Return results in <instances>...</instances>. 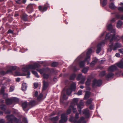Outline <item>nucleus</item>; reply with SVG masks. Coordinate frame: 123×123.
<instances>
[{
    "mask_svg": "<svg viewBox=\"0 0 123 123\" xmlns=\"http://www.w3.org/2000/svg\"><path fill=\"white\" fill-rule=\"evenodd\" d=\"M107 4V0H103L102 4V6L104 7Z\"/></svg>",
    "mask_w": 123,
    "mask_h": 123,
    "instance_id": "43",
    "label": "nucleus"
},
{
    "mask_svg": "<svg viewBox=\"0 0 123 123\" xmlns=\"http://www.w3.org/2000/svg\"><path fill=\"white\" fill-rule=\"evenodd\" d=\"M43 85L42 90L43 91H45L49 85V83L48 82L46 81L45 80H43Z\"/></svg>",
    "mask_w": 123,
    "mask_h": 123,
    "instance_id": "11",
    "label": "nucleus"
},
{
    "mask_svg": "<svg viewBox=\"0 0 123 123\" xmlns=\"http://www.w3.org/2000/svg\"><path fill=\"white\" fill-rule=\"evenodd\" d=\"M103 81L101 79L97 80L96 78H95L93 80L92 83V87L94 88L96 86L100 87L102 84Z\"/></svg>",
    "mask_w": 123,
    "mask_h": 123,
    "instance_id": "3",
    "label": "nucleus"
},
{
    "mask_svg": "<svg viewBox=\"0 0 123 123\" xmlns=\"http://www.w3.org/2000/svg\"><path fill=\"white\" fill-rule=\"evenodd\" d=\"M35 101L34 100H31L28 103V105L29 106L30 105H32L35 104Z\"/></svg>",
    "mask_w": 123,
    "mask_h": 123,
    "instance_id": "48",
    "label": "nucleus"
},
{
    "mask_svg": "<svg viewBox=\"0 0 123 123\" xmlns=\"http://www.w3.org/2000/svg\"><path fill=\"white\" fill-rule=\"evenodd\" d=\"M43 78L45 79H48L49 77V74H47L46 73H44L43 74Z\"/></svg>",
    "mask_w": 123,
    "mask_h": 123,
    "instance_id": "40",
    "label": "nucleus"
},
{
    "mask_svg": "<svg viewBox=\"0 0 123 123\" xmlns=\"http://www.w3.org/2000/svg\"><path fill=\"white\" fill-rule=\"evenodd\" d=\"M85 119V118L83 117L80 118V119L77 120V119H75L74 122V123H81L82 121Z\"/></svg>",
    "mask_w": 123,
    "mask_h": 123,
    "instance_id": "20",
    "label": "nucleus"
},
{
    "mask_svg": "<svg viewBox=\"0 0 123 123\" xmlns=\"http://www.w3.org/2000/svg\"><path fill=\"white\" fill-rule=\"evenodd\" d=\"M59 65V63L58 62H53L51 63V66L52 67H56Z\"/></svg>",
    "mask_w": 123,
    "mask_h": 123,
    "instance_id": "25",
    "label": "nucleus"
},
{
    "mask_svg": "<svg viewBox=\"0 0 123 123\" xmlns=\"http://www.w3.org/2000/svg\"><path fill=\"white\" fill-rule=\"evenodd\" d=\"M111 35L112 34H111L110 36H108L107 35V34L106 35L105 37V39L106 41V40H109L110 39L111 37Z\"/></svg>",
    "mask_w": 123,
    "mask_h": 123,
    "instance_id": "54",
    "label": "nucleus"
},
{
    "mask_svg": "<svg viewBox=\"0 0 123 123\" xmlns=\"http://www.w3.org/2000/svg\"><path fill=\"white\" fill-rule=\"evenodd\" d=\"M6 118L8 121L6 123H13V122L15 123H20L21 122V119L18 118L13 114L7 115Z\"/></svg>",
    "mask_w": 123,
    "mask_h": 123,
    "instance_id": "1",
    "label": "nucleus"
},
{
    "mask_svg": "<svg viewBox=\"0 0 123 123\" xmlns=\"http://www.w3.org/2000/svg\"><path fill=\"white\" fill-rule=\"evenodd\" d=\"M28 16V15L26 14L23 15L22 17L21 18L24 21H28V20L27 18Z\"/></svg>",
    "mask_w": 123,
    "mask_h": 123,
    "instance_id": "24",
    "label": "nucleus"
},
{
    "mask_svg": "<svg viewBox=\"0 0 123 123\" xmlns=\"http://www.w3.org/2000/svg\"><path fill=\"white\" fill-rule=\"evenodd\" d=\"M81 74H79L76 77V80H80L81 79Z\"/></svg>",
    "mask_w": 123,
    "mask_h": 123,
    "instance_id": "62",
    "label": "nucleus"
},
{
    "mask_svg": "<svg viewBox=\"0 0 123 123\" xmlns=\"http://www.w3.org/2000/svg\"><path fill=\"white\" fill-rule=\"evenodd\" d=\"M71 109L70 107V106L69 107V108L67 110L66 112V114L67 115L70 114L71 113Z\"/></svg>",
    "mask_w": 123,
    "mask_h": 123,
    "instance_id": "47",
    "label": "nucleus"
},
{
    "mask_svg": "<svg viewBox=\"0 0 123 123\" xmlns=\"http://www.w3.org/2000/svg\"><path fill=\"white\" fill-rule=\"evenodd\" d=\"M89 68H86L84 67L83 68L81 72L85 74L86 73L88 70Z\"/></svg>",
    "mask_w": 123,
    "mask_h": 123,
    "instance_id": "28",
    "label": "nucleus"
},
{
    "mask_svg": "<svg viewBox=\"0 0 123 123\" xmlns=\"http://www.w3.org/2000/svg\"><path fill=\"white\" fill-rule=\"evenodd\" d=\"M27 11L29 13H32L34 11L32 4H30L28 5L26 7Z\"/></svg>",
    "mask_w": 123,
    "mask_h": 123,
    "instance_id": "10",
    "label": "nucleus"
},
{
    "mask_svg": "<svg viewBox=\"0 0 123 123\" xmlns=\"http://www.w3.org/2000/svg\"><path fill=\"white\" fill-rule=\"evenodd\" d=\"M5 113L7 114H9L11 113V111L9 110H6L4 111Z\"/></svg>",
    "mask_w": 123,
    "mask_h": 123,
    "instance_id": "59",
    "label": "nucleus"
},
{
    "mask_svg": "<svg viewBox=\"0 0 123 123\" xmlns=\"http://www.w3.org/2000/svg\"><path fill=\"white\" fill-rule=\"evenodd\" d=\"M106 41L105 40H103L100 41V42L97 44V42L96 41H94L91 44V46H102L105 44Z\"/></svg>",
    "mask_w": 123,
    "mask_h": 123,
    "instance_id": "8",
    "label": "nucleus"
},
{
    "mask_svg": "<svg viewBox=\"0 0 123 123\" xmlns=\"http://www.w3.org/2000/svg\"><path fill=\"white\" fill-rule=\"evenodd\" d=\"M13 102H18L19 101V99L17 97H14L12 99Z\"/></svg>",
    "mask_w": 123,
    "mask_h": 123,
    "instance_id": "34",
    "label": "nucleus"
},
{
    "mask_svg": "<svg viewBox=\"0 0 123 123\" xmlns=\"http://www.w3.org/2000/svg\"><path fill=\"white\" fill-rule=\"evenodd\" d=\"M5 102L7 105H10L12 104L13 103L12 99L11 98H7L5 99Z\"/></svg>",
    "mask_w": 123,
    "mask_h": 123,
    "instance_id": "15",
    "label": "nucleus"
},
{
    "mask_svg": "<svg viewBox=\"0 0 123 123\" xmlns=\"http://www.w3.org/2000/svg\"><path fill=\"white\" fill-rule=\"evenodd\" d=\"M16 3L18 4H21L22 3V1L21 0H16Z\"/></svg>",
    "mask_w": 123,
    "mask_h": 123,
    "instance_id": "61",
    "label": "nucleus"
},
{
    "mask_svg": "<svg viewBox=\"0 0 123 123\" xmlns=\"http://www.w3.org/2000/svg\"><path fill=\"white\" fill-rule=\"evenodd\" d=\"M109 7L110 9L113 10L117 8L113 2H111L109 4Z\"/></svg>",
    "mask_w": 123,
    "mask_h": 123,
    "instance_id": "19",
    "label": "nucleus"
},
{
    "mask_svg": "<svg viewBox=\"0 0 123 123\" xmlns=\"http://www.w3.org/2000/svg\"><path fill=\"white\" fill-rule=\"evenodd\" d=\"M38 63H37L38 64H39H39H44L43 65V66L44 67H46V66L47 65V63L46 62V61H38Z\"/></svg>",
    "mask_w": 123,
    "mask_h": 123,
    "instance_id": "42",
    "label": "nucleus"
},
{
    "mask_svg": "<svg viewBox=\"0 0 123 123\" xmlns=\"http://www.w3.org/2000/svg\"><path fill=\"white\" fill-rule=\"evenodd\" d=\"M37 71L39 72L41 74H43L44 72V70L43 69V68L42 69L39 68L37 69Z\"/></svg>",
    "mask_w": 123,
    "mask_h": 123,
    "instance_id": "45",
    "label": "nucleus"
},
{
    "mask_svg": "<svg viewBox=\"0 0 123 123\" xmlns=\"http://www.w3.org/2000/svg\"><path fill=\"white\" fill-rule=\"evenodd\" d=\"M27 86L26 85L25 83H23L22 84L21 87V89L23 91H25L26 90Z\"/></svg>",
    "mask_w": 123,
    "mask_h": 123,
    "instance_id": "22",
    "label": "nucleus"
},
{
    "mask_svg": "<svg viewBox=\"0 0 123 123\" xmlns=\"http://www.w3.org/2000/svg\"><path fill=\"white\" fill-rule=\"evenodd\" d=\"M122 22L120 20H119L118 21L117 23V28H119L122 25Z\"/></svg>",
    "mask_w": 123,
    "mask_h": 123,
    "instance_id": "30",
    "label": "nucleus"
},
{
    "mask_svg": "<svg viewBox=\"0 0 123 123\" xmlns=\"http://www.w3.org/2000/svg\"><path fill=\"white\" fill-rule=\"evenodd\" d=\"M3 98L4 99H5L7 98L8 97V94L7 93H5L3 94Z\"/></svg>",
    "mask_w": 123,
    "mask_h": 123,
    "instance_id": "51",
    "label": "nucleus"
},
{
    "mask_svg": "<svg viewBox=\"0 0 123 123\" xmlns=\"http://www.w3.org/2000/svg\"><path fill=\"white\" fill-rule=\"evenodd\" d=\"M94 76L92 74H91V75H89L88 76V78L90 79L91 80L92 79L94 78Z\"/></svg>",
    "mask_w": 123,
    "mask_h": 123,
    "instance_id": "57",
    "label": "nucleus"
},
{
    "mask_svg": "<svg viewBox=\"0 0 123 123\" xmlns=\"http://www.w3.org/2000/svg\"><path fill=\"white\" fill-rule=\"evenodd\" d=\"M5 91L4 88L3 86H2L0 92V95H1L5 93Z\"/></svg>",
    "mask_w": 123,
    "mask_h": 123,
    "instance_id": "50",
    "label": "nucleus"
},
{
    "mask_svg": "<svg viewBox=\"0 0 123 123\" xmlns=\"http://www.w3.org/2000/svg\"><path fill=\"white\" fill-rule=\"evenodd\" d=\"M58 119V116L52 117L50 118V120L52 121H56Z\"/></svg>",
    "mask_w": 123,
    "mask_h": 123,
    "instance_id": "35",
    "label": "nucleus"
},
{
    "mask_svg": "<svg viewBox=\"0 0 123 123\" xmlns=\"http://www.w3.org/2000/svg\"><path fill=\"white\" fill-rule=\"evenodd\" d=\"M76 84L74 83L71 85L70 87L66 91L67 94L68 95H70L72 91L74 92L76 91Z\"/></svg>",
    "mask_w": 123,
    "mask_h": 123,
    "instance_id": "5",
    "label": "nucleus"
},
{
    "mask_svg": "<svg viewBox=\"0 0 123 123\" xmlns=\"http://www.w3.org/2000/svg\"><path fill=\"white\" fill-rule=\"evenodd\" d=\"M112 29H113V27L112 24H110L108 26L107 29L109 31H110Z\"/></svg>",
    "mask_w": 123,
    "mask_h": 123,
    "instance_id": "44",
    "label": "nucleus"
},
{
    "mask_svg": "<svg viewBox=\"0 0 123 123\" xmlns=\"http://www.w3.org/2000/svg\"><path fill=\"white\" fill-rule=\"evenodd\" d=\"M9 69H8V72L9 73V74L13 75V71L17 69L18 70H19L20 68L19 67H17L16 66H12L9 67Z\"/></svg>",
    "mask_w": 123,
    "mask_h": 123,
    "instance_id": "7",
    "label": "nucleus"
},
{
    "mask_svg": "<svg viewBox=\"0 0 123 123\" xmlns=\"http://www.w3.org/2000/svg\"><path fill=\"white\" fill-rule=\"evenodd\" d=\"M61 119L59 121V123H64L68 120L67 117H66L64 114H62L61 115Z\"/></svg>",
    "mask_w": 123,
    "mask_h": 123,
    "instance_id": "9",
    "label": "nucleus"
},
{
    "mask_svg": "<svg viewBox=\"0 0 123 123\" xmlns=\"http://www.w3.org/2000/svg\"><path fill=\"white\" fill-rule=\"evenodd\" d=\"M118 9L120 11L123 12V7L119 6L118 7Z\"/></svg>",
    "mask_w": 123,
    "mask_h": 123,
    "instance_id": "64",
    "label": "nucleus"
},
{
    "mask_svg": "<svg viewBox=\"0 0 123 123\" xmlns=\"http://www.w3.org/2000/svg\"><path fill=\"white\" fill-rule=\"evenodd\" d=\"M90 54H87V53H86V57L85 58L84 60L85 61H88V59H90Z\"/></svg>",
    "mask_w": 123,
    "mask_h": 123,
    "instance_id": "46",
    "label": "nucleus"
},
{
    "mask_svg": "<svg viewBox=\"0 0 123 123\" xmlns=\"http://www.w3.org/2000/svg\"><path fill=\"white\" fill-rule=\"evenodd\" d=\"M15 75H14V76H21V73L19 71H18L17 70L15 71Z\"/></svg>",
    "mask_w": 123,
    "mask_h": 123,
    "instance_id": "41",
    "label": "nucleus"
},
{
    "mask_svg": "<svg viewBox=\"0 0 123 123\" xmlns=\"http://www.w3.org/2000/svg\"><path fill=\"white\" fill-rule=\"evenodd\" d=\"M66 94L65 93L63 95V96L62 97V98L63 99V100H61L60 101V102L63 104L64 103L63 100H66L68 99V98H66Z\"/></svg>",
    "mask_w": 123,
    "mask_h": 123,
    "instance_id": "31",
    "label": "nucleus"
},
{
    "mask_svg": "<svg viewBox=\"0 0 123 123\" xmlns=\"http://www.w3.org/2000/svg\"><path fill=\"white\" fill-rule=\"evenodd\" d=\"M0 108L1 109L4 111L6 110V107H5V105L4 104H3L1 105Z\"/></svg>",
    "mask_w": 123,
    "mask_h": 123,
    "instance_id": "49",
    "label": "nucleus"
},
{
    "mask_svg": "<svg viewBox=\"0 0 123 123\" xmlns=\"http://www.w3.org/2000/svg\"><path fill=\"white\" fill-rule=\"evenodd\" d=\"M114 76V74L113 73L111 72L105 75V77L106 78L109 79L110 78H113Z\"/></svg>",
    "mask_w": 123,
    "mask_h": 123,
    "instance_id": "21",
    "label": "nucleus"
},
{
    "mask_svg": "<svg viewBox=\"0 0 123 123\" xmlns=\"http://www.w3.org/2000/svg\"><path fill=\"white\" fill-rule=\"evenodd\" d=\"M82 58V56L80 55L77 57V58L75 60V61L77 62H80V61H81V59Z\"/></svg>",
    "mask_w": 123,
    "mask_h": 123,
    "instance_id": "38",
    "label": "nucleus"
},
{
    "mask_svg": "<svg viewBox=\"0 0 123 123\" xmlns=\"http://www.w3.org/2000/svg\"><path fill=\"white\" fill-rule=\"evenodd\" d=\"M31 72L32 74H34L37 78H38L39 77V76L38 75L36 71L32 70V71Z\"/></svg>",
    "mask_w": 123,
    "mask_h": 123,
    "instance_id": "36",
    "label": "nucleus"
},
{
    "mask_svg": "<svg viewBox=\"0 0 123 123\" xmlns=\"http://www.w3.org/2000/svg\"><path fill=\"white\" fill-rule=\"evenodd\" d=\"M21 105L23 110L26 113H27L31 108V107L28 105V104L26 101L22 102Z\"/></svg>",
    "mask_w": 123,
    "mask_h": 123,
    "instance_id": "4",
    "label": "nucleus"
},
{
    "mask_svg": "<svg viewBox=\"0 0 123 123\" xmlns=\"http://www.w3.org/2000/svg\"><path fill=\"white\" fill-rule=\"evenodd\" d=\"M43 69L45 73L49 72L50 71V68L48 67L46 68H43Z\"/></svg>",
    "mask_w": 123,
    "mask_h": 123,
    "instance_id": "33",
    "label": "nucleus"
},
{
    "mask_svg": "<svg viewBox=\"0 0 123 123\" xmlns=\"http://www.w3.org/2000/svg\"><path fill=\"white\" fill-rule=\"evenodd\" d=\"M117 70V67L115 65H113L110 66L108 68V70L111 72H113L115 70Z\"/></svg>",
    "mask_w": 123,
    "mask_h": 123,
    "instance_id": "13",
    "label": "nucleus"
},
{
    "mask_svg": "<svg viewBox=\"0 0 123 123\" xmlns=\"http://www.w3.org/2000/svg\"><path fill=\"white\" fill-rule=\"evenodd\" d=\"M40 67V65L35 62L33 65L29 64L27 66L23 67L22 68V70L24 72H26L29 69L35 70L36 68H38Z\"/></svg>",
    "mask_w": 123,
    "mask_h": 123,
    "instance_id": "2",
    "label": "nucleus"
},
{
    "mask_svg": "<svg viewBox=\"0 0 123 123\" xmlns=\"http://www.w3.org/2000/svg\"><path fill=\"white\" fill-rule=\"evenodd\" d=\"M117 65L119 68L123 69V61L122 60L119 62L117 63Z\"/></svg>",
    "mask_w": 123,
    "mask_h": 123,
    "instance_id": "23",
    "label": "nucleus"
},
{
    "mask_svg": "<svg viewBox=\"0 0 123 123\" xmlns=\"http://www.w3.org/2000/svg\"><path fill=\"white\" fill-rule=\"evenodd\" d=\"M93 48V47H92L91 48ZM92 52V49L91 48L90 49L88 50L86 53L89 54H91Z\"/></svg>",
    "mask_w": 123,
    "mask_h": 123,
    "instance_id": "55",
    "label": "nucleus"
},
{
    "mask_svg": "<svg viewBox=\"0 0 123 123\" xmlns=\"http://www.w3.org/2000/svg\"><path fill=\"white\" fill-rule=\"evenodd\" d=\"M76 105H77L78 109H82V108L81 107V106L82 105V104H78Z\"/></svg>",
    "mask_w": 123,
    "mask_h": 123,
    "instance_id": "60",
    "label": "nucleus"
},
{
    "mask_svg": "<svg viewBox=\"0 0 123 123\" xmlns=\"http://www.w3.org/2000/svg\"><path fill=\"white\" fill-rule=\"evenodd\" d=\"M74 118L75 119H78L79 118V114L77 112L76 113L75 117Z\"/></svg>",
    "mask_w": 123,
    "mask_h": 123,
    "instance_id": "56",
    "label": "nucleus"
},
{
    "mask_svg": "<svg viewBox=\"0 0 123 123\" xmlns=\"http://www.w3.org/2000/svg\"><path fill=\"white\" fill-rule=\"evenodd\" d=\"M78 99L77 98H74L72 102L71 103L70 105H75L78 104Z\"/></svg>",
    "mask_w": 123,
    "mask_h": 123,
    "instance_id": "18",
    "label": "nucleus"
},
{
    "mask_svg": "<svg viewBox=\"0 0 123 123\" xmlns=\"http://www.w3.org/2000/svg\"><path fill=\"white\" fill-rule=\"evenodd\" d=\"M105 71H104L99 73V76L101 77H103L105 76Z\"/></svg>",
    "mask_w": 123,
    "mask_h": 123,
    "instance_id": "37",
    "label": "nucleus"
},
{
    "mask_svg": "<svg viewBox=\"0 0 123 123\" xmlns=\"http://www.w3.org/2000/svg\"><path fill=\"white\" fill-rule=\"evenodd\" d=\"M121 72L119 71L117 72H116L115 73L116 76H117V77H119L121 75Z\"/></svg>",
    "mask_w": 123,
    "mask_h": 123,
    "instance_id": "63",
    "label": "nucleus"
},
{
    "mask_svg": "<svg viewBox=\"0 0 123 123\" xmlns=\"http://www.w3.org/2000/svg\"><path fill=\"white\" fill-rule=\"evenodd\" d=\"M111 38L110 40V42H112L114 40H118L119 39L117 37H119V36L118 35H117L116 36L115 34H114L111 35Z\"/></svg>",
    "mask_w": 123,
    "mask_h": 123,
    "instance_id": "14",
    "label": "nucleus"
},
{
    "mask_svg": "<svg viewBox=\"0 0 123 123\" xmlns=\"http://www.w3.org/2000/svg\"><path fill=\"white\" fill-rule=\"evenodd\" d=\"M76 76V75L75 73L72 74L69 77V79L70 80H74Z\"/></svg>",
    "mask_w": 123,
    "mask_h": 123,
    "instance_id": "29",
    "label": "nucleus"
},
{
    "mask_svg": "<svg viewBox=\"0 0 123 123\" xmlns=\"http://www.w3.org/2000/svg\"><path fill=\"white\" fill-rule=\"evenodd\" d=\"M86 61L84 60L81 61L79 62V65L80 68H84L85 66V62Z\"/></svg>",
    "mask_w": 123,
    "mask_h": 123,
    "instance_id": "17",
    "label": "nucleus"
},
{
    "mask_svg": "<svg viewBox=\"0 0 123 123\" xmlns=\"http://www.w3.org/2000/svg\"><path fill=\"white\" fill-rule=\"evenodd\" d=\"M49 7V5L47 2L43 6H38V8L39 11L41 12H43L46 11L47 10Z\"/></svg>",
    "mask_w": 123,
    "mask_h": 123,
    "instance_id": "6",
    "label": "nucleus"
},
{
    "mask_svg": "<svg viewBox=\"0 0 123 123\" xmlns=\"http://www.w3.org/2000/svg\"><path fill=\"white\" fill-rule=\"evenodd\" d=\"M75 105H70V107L71 108V109H72L73 112L74 113H76L77 112V110H76V108H74V106Z\"/></svg>",
    "mask_w": 123,
    "mask_h": 123,
    "instance_id": "26",
    "label": "nucleus"
},
{
    "mask_svg": "<svg viewBox=\"0 0 123 123\" xmlns=\"http://www.w3.org/2000/svg\"><path fill=\"white\" fill-rule=\"evenodd\" d=\"M82 113L84 114L86 118H88L90 117V113L89 110H85L84 111H82Z\"/></svg>",
    "mask_w": 123,
    "mask_h": 123,
    "instance_id": "12",
    "label": "nucleus"
},
{
    "mask_svg": "<svg viewBox=\"0 0 123 123\" xmlns=\"http://www.w3.org/2000/svg\"><path fill=\"white\" fill-rule=\"evenodd\" d=\"M93 100V99L92 98H90L88 99L86 102V104L89 105L91 104Z\"/></svg>",
    "mask_w": 123,
    "mask_h": 123,
    "instance_id": "32",
    "label": "nucleus"
},
{
    "mask_svg": "<svg viewBox=\"0 0 123 123\" xmlns=\"http://www.w3.org/2000/svg\"><path fill=\"white\" fill-rule=\"evenodd\" d=\"M8 70H7L6 71L2 70L0 71V74L1 75L4 76L7 74H9V72H8Z\"/></svg>",
    "mask_w": 123,
    "mask_h": 123,
    "instance_id": "27",
    "label": "nucleus"
},
{
    "mask_svg": "<svg viewBox=\"0 0 123 123\" xmlns=\"http://www.w3.org/2000/svg\"><path fill=\"white\" fill-rule=\"evenodd\" d=\"M86 93L84 97V99L85 100L87 99L90 97L91 92L90 91H85Z\"/></svg>",
    "mask_w": 123,
    "mask_h": 123,
    "instance_id": "16",
    "label": "nucleus"
},
{
    "mask_svg": "<svg viewBox=\"0 0 123 123\" xmlns=\"http://www.w3.org/2000/svg\"><path fill=\"white\" fill-rule=\"evenodd\" d=\"M75 120L74 117L73 116H71L70 118L69 119V121L74 123V121Z\"/></svg>",
    "mask_w": 123,
    "mask_h": 123,
    "instance_id": "52",
    "label": "nucleus"
},
{
    "mask_svg": "<svg viewBox=\"0 0 123 123\" xmlns=\"http://www.w3.org/2000/svg\"><path fill=\"white\" fill-rule=\"evenodd\" d=\"M7 34L11 33L12 34H13V30H12L10 29L7 32Z\"/></svg>",
    "mask_w": 123,
    "mask_h": 123,
    "instance_id": "58",
    "label": "nucleus"
},
{
    "mask_svg": "<svg viewBox=\"0 0 123 123\" xmlns=\"http://www.w3.org/2000/svg\"><path fill=\"white\" fill-rule=\"evenodd\" d=\"M98 60V59L97 58H95L94 60L91 63L90 65H91L92 64H94L95 63H96L97 62Z\"/></svg>",
    "mask_w": 123,
    "mask_h": 123,
    "instance_id": "53",
    "label": "nucleus"
},
{
    "mask_svg": "<svg viewBox=\"0 0 123 123\" xmlns=\"http://www.w3.org/2000/svg\"><path fill=\"white\" fill-rule=\"evenodd\" d=\"M97 49L96 50V52L97 54L99 53L101 50L102 47H96Z\"/></svg>",
    "mask_w": 123,
    "mask_h": 123,
    "instance_id": "39",
    "label": "nucleus"
}]
</instances>
